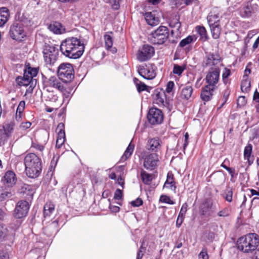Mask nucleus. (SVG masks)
Listing matches in <instances>:
<instances>
[{"instance_id":"obj_21","label":"nucleus","mask_w":259,"mask_h":259,"mask_svg":"<svg viewBox=\"0 0 259 259\" xmlns=\"http://www.w3.org/2000/svg\"><path fill=\"white\" fill-rule=\"evenodd\" d=\"M178 24V18L177 15L171 16L169 19V26L173 28L170 31L172 36L177 37L178 35V27L177 26Z\"/></svg>"},{"instance_id":"obj_14","label":"nucleus","mask_w":259,"mask_h":259,"mask_svg":"<svg viewBox=\"0 0 259 259\" xmlns=\"http://www.w3.org/2000/svg\"><path fill=\"white\" fill-rule=\"evenodd\" d=\"M60 80L61 79L58 76H52L46 80L45 86L56 89L61 92H64L65 91V88Z\"/></svg>"},{"instance_id":"obj_5","label":"nucleus","mask_w":259,"mask_h":259,"mask_svg":"<svg viewBox=\"0 0 259 259\" xmlns=\"http://www.w3.org/2000/svg\"><path fill=\"white\" fill-rule=\"evenodd\" d=\"M153 98L155 103L160 107H165L169 110L172 109V102L169 97H167L165 91L162 89L158 88L155 90L153 94Z\"/></svg>"},{"instance_id":"obj_34","label":"nucleus","mask_w":259,"mask_h":259,"mask_svg":"<svg viewBox=\"0 0 259 259\" xmlns=\"http://www.w3.org/2000/svg\"><path fill=\"white\" fill-rule=\"evenodd\" d=\"M223 197L228 202H231L233 199V191L232 188L228 187L224 190L223 194Z\"/></svg>"},{"instance_id":"obj_46","label":"nucleus","mask_w":259,"mask_h":259,"mask_svg":"<svg viewBox=\"0 0 259 259\" xmlns=\"http://www.w3.org/2000/svg\"><path fill=\"white\" fill-rule=\"evenodd\" d=\"M9 235L8 230L2 224L0 223V240Z\"/></svg>"},{"instance_id":"obj_62","label":"nucleus","mask_w":259,"mask_h":259,"mask_svg":"<svg viewBox=\"0 0 259 259\" xmlns=\"http://www.w3.org/2000/svg\"><path fill=\"white\" fill-rule=\"evenodd\" d=\"M32 147L33 148H35L36 149L40 151H42L44 149V146L43 145H40L38 143H33L32 144Z\"/></svg>"},{"instance_id":"obj_64","label":"nucleus","mask_w":259,"mask_h":259,"mask_svg":"<svg viewBox=\"0 0 259 259\" xmlns=\"http://www.w3.org/2000/svg\"><path fill=\"white\" fill-rule=\"evenodd\" d=\"M31 123L29 121L22 122L21 124V127L23 129H27L30 127Z\"/></svg>"},{"instance_id":"obj_10","label":"nucleus","mask_w":259,"mask_h":259,"mask_svg":"<svg viewBox=\"0 0 259 259\" xmlns=\"http://www.w3.org/2000/svg\"><path fill=\"white\" fill-rule=\"evenodd\" d=\"M154 48L149 45H144L140 48L138 52L137 58L140 62L149 60L154 54Z\"/></svg>"},{"instance_id":"obj_27","label":"nucleus","mask_w":259,"mask_h":259,"mask_svg":"<svg viewBox=\"0 0 259 259\" xmlns=\"http://www.w3.org/2000/svg\"><path fill=\"white\" fill-rule=\"evenodd\" d=\"M49 29L55 34H61L65 31V29L62 25L57 22L51 24L49 26Z\"/></svg>"},{"instance_id":"obj_8","label":"nucleus","mask_w":259,"mask_h":259,"mask_svg":"<svg viewBox=\"0 0 259 259\" xmlns=\"http://www.w3.org/2000/svg\"><path fill=\"white\" fill-rule=\"evenodd\" d=\"M10 35L13 39L21 41L26 36L24 31L23 25L21 22H14L10 29Z\"/></svg>"},{"instance_id":"obj_51","label":"nucleus","mask_w":259,"mask_h":259,"mask_svg":"<svg viewBox=\"0 0 259 259\" xmlns=\"http://www.w3.org/2000/svg\"><path fill=\"white\" fill-rule=\"evenodd\" d=\"M193 1L194 0H179V6H181V8H183L191 5Z\"/></svg>"},{"instance_id":"obj_44","label":"nucleus","mask_w":259,"mask_h":259,"mask_svg":"<svg viewBox=\"0 0 259 259\" xmlns=\"http://www.w3.org/2000/svg\"><path fill=\"white\" fill-rule=\"evenodd\" d=\"M231 210L228 207H225L218 212V215L220 217H228L230 215Z\"/></svg>"},{"instance_id":"obj_45","label":"nucleus","mask_w":259,"mask_h":259,"mask_svg":"<svg viewBox=\"0 0 259 259\" xmlns=\"http://www.w3.org/2000/svg\"><path fill=\"white\" fill-rule=\"evenodd\" d=\"M193 41V36L192 35H189L186 38L182 39L179 43V46L181 47H184Z\"/></svg>"},{"instance_id":"obj_6","label":"nucleus","mask_w":259,"mask_h":259,"mask_svg":"<svg viewBox=\"0 0 259 259\" xmlns=\"http://www.w3.org/2000/svg\"><path fill=\"white\" fill-rule=\"evenodd\" d=\"M57 75L64 82H70L74 78V69L70 63L61 64L57 69Z\"/></svg>"},{"instance_id":"obj_9","label":"nucleus","mask_w":259,"mask_h":259,"mask_svg":"<svg viewBox=\"0 0 259 259\" xmlns=\"http://www.w3.org/2000/svg\"><path fill=\"white\" fill-rule=\"evenodd\" d=\"M58 50L54 46L46 45L43 50L45 62L47 64L53 65L57 59Z\"/></svg>"},{"instance_id":"obj_19","label":"nucleus","mask_w":259,"mask_h":259,"mask_svg":"<svg viewBox=\"0 0 259 259\" xmlns=\"http://www.w3.org/2000/svg\"><path fill=\"white\" fill-rule=\"evenodd\" d=\"M220 56L217 54H210L206 56L203 62L204 67L215 66L220 62Z\"/></svg>"},{"instance_id":"obj_61","label":"nucleus","mask_w":259,"mask_h":259,"mask_svg":"<svg viewBox=\"0 0 259 259\" xmlns=\"http://www.w3.org/2000/svg\"><path fill=\"white\" fill-rule=\"evenodd\" d=\"M231 74V70L230 69L225 68L222 73V77H229Z\"/></svg>"},{"instance_id":"obj_3","label":"nucleus","mask_w":259,"mask_h":259,"mask_svg":"<svg viewBox=\"0 0 259 259\" xmlns=\"http://www.w3.org/2000/svg\"><path fill=\"white\" fill-rule=\"evenodd\" d=\"M24 164L26 172L30 178H36L41 170L40 159L34 153H31L25 157Z\"/></svg>"},{"instance_id":"obj_29","label":"nucleus","mask_w":259,"mask_h":259,"mask_svg":"<svg viewBox=\"0 0 259 259\" xmlns=\"http://www.w3.org/2000/svg\"><path fill=\"white\" fill-rule=\"evenodd\" d=\"M195 30L200 36V39L202 41L207 40L208 36L205 28L203 26H196Z\"/></svg>"},{"instance_id":"obj_58","label":"nucleus","mask_w":259,"mask_h":259,"mask_svg":"<svg viewBox=\"0 0 259 259\" xmlns=\"http://www.w3.org/2000/svg\"><path fill=\"white\" fill-rule=\"evenodd\" d=\"M172 73L173 74L171 73L170 74V78H175L176 79L177 77L175 74H178V65H174Z\"/></svg>"},{"instance_id":"obj_57","label":"nucleus","mask_w":259,"mask_h":259,"mask_svg":"<svg viewBox=\"0 0 259 259\" xmlns=\"http://www.w3.org/2000/svg\"><path fill=\"white\" fill-rule=\"evenodd\" d=\"M199 259H208V255L206 249H202L199 254Z\"/></svg>"},{"instance_id":"obj_20","label":"nucleus","mask_w":259,"mask_h":259,"mask_svg":"<svg viewBox=\"0 0 259 259\" xmlns=\"http://www.w3.org/2000/svg\"><path fill=\"white\" fill-rule=\"evenodd\" d=\"M145 18L147 23L151 26H155L159 23V18L156 16L155 12H146L145 14Z\"/></svg>"},{"instance_id":"obj_23","label":"nucleus","mask_w":259,"mask_h":259,"mask_svg":"<svg viewBox=\"0 0 259 259\" xmlns=\"http://www.w3.org/2000/svg\"><path fill=\"white\" fill-rule=\"evenodd\" d=\"M229 163V160L228 158H226L222 163L221 164V166L225 169L230 174L231 176L230 181L234 183L237 173L236 174V170L234 168L230 167L227 166V164Z\"/></svg>"},{"instance_id":"obj_39","label":"nucleus","mask_w":259,"mask_h":259,"mask_svg":"<svg viewBox=\"0 0 259 259\" xmlns=\"http://www.w3.org/2000/svg\"><path fill=\"white\" fill-rule=\"evenodd\" d=\"M54 210V206L51 204H46L44 208V215L46 218L49 217L52 212Z\"/></svg>"},{"instance_id":"obj_53","label":"nucleus","mask_w":259,"mask_h":259,"mask_svg":"<svg viewBox=\"0 0 259 259\" xmlns=\"http://www.w3.org/2000/svg\"><path fill=\"white\" fill-rule=\"evenodd\" d=\"M25 102L24 101H21L17 107V113L18 112L19 114H21L23 112L25 109Z\"/></svg>"},{"instance_id":"obj_18","label":"nucleus","mask_w":259,"mask_h":259,"mask_svg":"<svg viewBox=\"0 0 259 259\" xmlns=\"http://www.w3.org/2000/svg\"><path fill=\"white\" fill-rule=\"evenodd\" d=\"M217 89V88H213L212 87L205 85L201 90L200 95L201 99L205 102L210 101L213 95L214 91Z\"/></svg>"},{"instance_id":"obj_60","label":"nucleus","mask_w":259,"mask_h":259,"mask_svg":"<svg viewBox=\"0 0 259 259\" xmlns=\"http://www.w3.org/2000/svg\"><path fill=\"white\" fill-rule=\"evenodd\" d=\"M206 237L208 240L212 241L215 237V234L213 232L208 231L206 232Z\"/></svg>"},{"instance_id":"obj_15","label":"nucleus","mask_w":259,"mask_h":259,"mask_svg":"<svg viewBox=\"0 0 259 259\" xmlns=\"http://www.w3.org/2000/svg\"><path fill=\"white\" fill-rule=\"evenodd\" d=\"M213 203L210 198L205 199L199 206V213L201 215H210Z\"/></svg>"},{"instance_id":"obj_13","label":"nucleus","mask_w":259,"mask_h":259,"mask_svg":"<svg viewBox=\"0 0 259 259\" xmlns=\"http://www.w3.org/2000/svg\"><path fill=\"white\" fill-rule=\"evenodd\" d=\"M139 74L144 78L152 79L156 76L155 67L154 65H140L138 67Z\"/></svg>"},{"instance_id":"obj_48","label":"nucleus","mask_w":259,"mask_h":259,"mask_svg":"<svg viewBox=\"0 0 259 259\" xmlns=\"http://www.w3.org/2000/svg\"><path fill=\"white\" fill-rule=\"evenodd\" d=\"M10 193L6 191H4L2 187H0V202L5 200L9 197Z\"/></svg>"},{"instance_id":"obj_33","label":"nucleus","mask_w":259,"mask_h":259,"mask_svg":"<svg viewBox=\"0 0 259 259\" xmlns=\"http://www.w3.org/2000/svg\"><path fill=\"white\" fill-rule=\"evenodd\" d=\"M193 89L191 85H187L182 89L181 92V98L188 100L192 95Z\"/></svg>"},{"instance_id":"obj_1","label":"nucleus","mask_w":259,"mask_h":259,"mask_svg":"<svg viewBox=\"0 0 259 259\" xmlns=\"http://www.w3.org/2000/svg\"><path fill=\"white\" fill-rule=\"evenodd\" d=\"M60 49L65 56L71 59H77L82 55L84 46L79 39L71 37L62 41Z\"/></svg>"},{"instance_id":"obj_25","label":"nucleus","mask_w":259,"mask_h":259,"mask_svg":"<svg viewBox=\"0 0 259 259\" xmlns=\"http://www.w3.org/2000/svg\"><path fill=\"white\" fill-rule=\"evenodd\" d=\"M9 16V10L7 8H0V27L3 26L6 24Z\"/></svg>"},{"instance_id":"obj_11","label":"nucleus","mask_w":259,"mask_h":259,"mask_svg":"<svg viewBox=\"0 0 259 259\" xmlns=\"http://www.w3.org/2000/svg\"><path fill=\"white\" fill-rule=\"evenodd\" d=\"M147 119L151 124H160L163 120V114L161 110L156 108L149 109L147 114Z\"/></svg>"},{"instance_id":"obj_47","label":"nucleus","mask_w":259,"mask_h":259,"mask_svg":"<svg viewBox=\"0 0 259 259\" xmlns=\"http://www.w3.org/2000/svg\"><path fill=\"white\" fill-rule=\"evenodd\" d=\"M175 86L174 82L172 81H169L166 84V88L165 90V93L169 95H173L174 94V88Z\"/></svg>"},{"instance_id":"obj_28","label":"nucleus","mask_w":259,"mask_h":259,"mask_svg":"<svg viewBox=\"0 0 259 259\" xmlns=\"http://www.w3.org/2000/svg\"><path fill=\"white\" fill-rule=\"evenodd\" d=\"M21 193L26 194L31 198L32 197L34 193V188L32 185L24 184H23L21 188Z\"/></svg>"},{"instance_id":"obj_17","label":"nucleus","mask_w":259,"mask_h":259,"mask_svg":"<svg viewBox=\"0 0 259 259\" xmlns=\"http://www.w3.org/2000/svg\"><path fill=\"white\" fill-rule=\"evenodd\" d=\"M2 182L6 187H12L16 182L15 173L12 171H8L2 179Z\"/></svg>"},{"instance_id":"obj_59","label":"nucleus","mask_w":259,"mask_h":259,"mask_svg":"<svg viewBox=\"0 0 259 259\" xmlns=\"http://www.w3.org/2000/svg\"><path fill=\"white\" fill-rule=\"evenodd\" d=\"M122 196V191L119 189H117L114 193V198L116 200H120L121 199Z\"/></svg>"},{"instance_id":"obj_12","label":"nucleus","mask_w":259,"mask_h":259,"mask_svg":"<svg viewBox=\"0 0 259 259\" xmlns=\"http://www.w3.org/2000/svg\"><path fill=\"white\" fill-rule=\"evenodd\" d=\"M29 209V203L25 200H20L17 203L14 210L13 215L17 219L25 217L28 213Z\"/></svg>"},{"instance_id":"obj_4","label":"nucleus","mask_w":259,"mask_h":259,"mask_svg":"<svg viewBox=\"0 0 259 259\" xmlns=\"http://www.w3.org/2000/svg\"><path fill=\"white\" fill-rule=\"evenodd\" d=\"M168 36L169 31L167 28L161 26L149 35L148 40L154 45H162L167 39Z\"/></svg>"},{"instance_id":"obj_50","label":"nucleus","mask_w":259,"mask_h":259,"mask_svg":"<svg viewBox=\"0 0 259 259\" xmlns=\"http://www.w3.org/2000/svg\"><path fill=\"white\" fill-rule=\"evenodd\" d=\"M159 201L161 202L167 204H174V202L170 200V198L166 195H161L160 197Z\"/></svg>"},{"instance_id":"obj_40","label":"nucleus","mask_w":259,"mask_h":259,"mask_svg":"<svg viewBox=\"0 0 259 259\" xmlns=\"http://www.w3.org/2000/svg\"><path fill=\"white\" fill-rule=\"evenodd\" d=\"M104 37L105 40V47L107 50H109L113 46L112 37L108 34H105Z\"/></svg>"},{"instance_id":"obj_41","label":"nucleus","mask_w":259,"mask_h":259,"mask_svg":"<svg viewBox=\"0 0 259 259\" xmlns=\"http://www.w3.org/2000/svg\"><path fill=\"white\" fill-rule=\"evenodd\" d=\"M32 77H28L27 79L22 78V77H17L16 81L20 85L27 86L32 80Z\"/></svg>"},{"instance_id":"obj_7","label":"nucleus","mask_w":259,"mask_h":259,"mask_svg":"<svg viewBox=\"0 0 259 259\" xmlns=\"http://www.w3.org/2000/svg\"><path fill=\"white\" fill-rule=\"evenodd\" d=\"M220 73V69L218 67H211L207 72L205 78L206 85L218 89Z\"/></svg>"},{"instance_id":"obj_49","label":"nucleus","mask_w":259,"mask_h":259,"mask_svg":"<svg viewBox=\"0 0 259 259\" xmlns=\"http://www.w3.org/2000/svg\"><path fill=\"white\" fill-rule=\"evenodd\" d=\"M246 103L247 101L244 96L239 97L237 101V106L240 107H243L244 106H245Z\"/></svg>"},{"instance_id":"obj_43","label":"nucleus","mask_w":259,"mask_h":259,"mask_svg":"<svg viewBox=\"0 0 259 259\" xmlns=\"http://www.w3.org/2000/svg\"><path fill=\"white\" fill-rule=\"evenodd\" d=\"M253 101L254 104L256 111L259 114V92L256 90L253 96Z\"/></svg>"},{"instance_id":"obj_55","label":"nucleus","mask_w":259,"mask_h":259,"mask_svg":"<svg viewBox=\"0 0 259 259\" xmlns=\"http://www.w3.org/2000/svg\"><path fill=\"white\" fill-rule=\"evenodd\" d=\"M188 205L186 203L184 204L179 212V217L181 216L182 220L183 219V215L186 213L187 210Z\"/></svg>"},{"instance_id":"obj_38","label":"nucleus","mask_w":259,"mask_h":259,"mask_svg":"<svg viewBox=\"0 0 259 259\" xmlns=\"http://www.w3.org/2000/svg\"><path fill=\"white\" fill-rule=\"evenodd\" d=\"M134 148V146L130 143L121 157L122 160H126L128 158H129L133 153Z\"/></svg>"},{"instance_id":"obj_42","label":"nucleus","mask_w":259,"mask_h":259,"mask_svg":"<svg viewBox=\"0 0 259 259\" xmlns=\"http://www.w3.org/2000/svg\"><path fill=\"white\" fill-rule=\"evenodd\" d=\"M230 89L228 87L223 92V96L222 99V103L221 106V107H223L228 101V98L230 95Z\"/></svg>"},{"instance_id":"obj_52","label":"nucleus","mask_w":259,"mask_h":259,"mask_svg":"<svg viewBox=\"0 0 259 259\" xmlns=\"http://www.w3.org/2000/svg\"><path fill=\"white\" fill-rule=\"evenodd\" d=\"M38 73V70L36 68L29 67L28 68V74H30V76L32 77V78L36 76Z\"/></svg>"},{"instance_id":"obj_26","label":"nucleus","mask_w":259,"mask_h":259,"mask_svg":"<svg viewBox=\"0 0 259 259\" xmlns=\"http://www.w3.org/2000/svg\"><path fill=\"white\" fill-rule=\"evenodd\" d=\"M207 20L209 26L220 24V20L218 14L210 12L207 17Z\"/></svg>"},{"instance_id":"obj_54","label":"nucleus","mask_w":259,"mask_h":259,"mask_svg":"<svg viewBox=\"0 0 259 259\" xmlns=\"http://www.w3.org/2000/svg\"><path fill=\"white\" fill-rule=\"evenodd\" d=\"M131 204L134 207H138L143 204V201L141 198H138L136 200L132 201Z\"/></svg>"},{"instance_id":"obj_30","label":"nucleus","mask_w":259,"mask_h":259,"mask_svg":"<svg viewBox=\"0 0 259 259\" xmlns=\"http://www.w3.org/2000/svg\"><path fill=\"white\" fill-rule=\"evenodd\" d=\"M241 90L243 93H248L250 90V81L247 75L243 76V79L241 83Z\"/></svg>"},{"instance_id":"obj_31","label":"nucleus","mask_w":259,"mask_h":259,"mask_svg":"<svg viewBox=\"0 0 259 259\" xmlns=\"http://www.w3.org/2000/svg\"><path fill=\"white\" fill-rule=\"evenodd\" d=\"M255 12L254 8L251 4L247 3L246 5L243 8V11L241 12V15L243 17H249Z\"/></svg>"},{"instance_id":"obj_2","label":"nucleus","mask_w":259,"mask_h":259,"mask_svg":"<svg viewBox=\"0 0 259 259\" xmlns=\"http://www.w3.org/2000/svg\"><path fill=\"white\" fill-rule=\"evenodd\" d=\"M259 244L258 235L255 233H249L240 237L237 241V248L245 253L255 250Z\"/></svg>"},{"instance_id":"obj_35","label":"nucleus","mask_w":259,"mask_h":259,"mask_svg":"<svg viewBox=\"0 0 259 259\" xmlns=\"http://www.w3.org/2000/svg\"><path fill=\"white\" fill-rule=\"evenodd\" d=\"M160 146L159 140L158 138H153L148 141L147 148L151 150H154Z\"/></svg>"},{"instance_id":"obj_32","label":"nucleus","mask_w":259,"mask_h":259,"mask_svg":"<svg viewBox=\"0 0 259 259\" xmlns=\"http://www.w3.org/2000/svg\"><path fill=\"white\" fill-rule=\"evenodd\" d=\"M212 37L214 39H218L221 33L222 28L220 24L217 25L209 26Z\"/></svg>"},{"instance_id":"obj_56","label":"nucleus","mask_w":259,"mask_h":259,"mask_svg":"<svg viewBox=\"0 0 259 259\" xmlns=\"http://www.w3.org/2000/svg\"><path fill=\"white\" fill-rule=\"evenodd\" d=\"M147 88L148 87L145 84L141 82L139 84H137V90L139 93L147 90Z\"/></svg>"},{"instance_id":"obj_16","label":"nucleus","mask_w":259,"mask_h":259,"mask_svg":"<svg viewBox=\"0 0 259 259\" xmlns=\"http://www.w3.org/2000/svg\"><path fill=\"white\" fill-rule=\"evenodd\" d=\"M158 161V156L157 154L152 153L147 155L144 161V166L145 168L153 170L157 166Z\"/></svg>"},{"instance_id":"obj_22","label":"nucleus","mask_w":259,"mask_h":259,"mask_svg":"<svg viewBox=\"0 0 259 259\" xmlns=\"http://www.w3.org/2000/svg\"><path fill=\"white\" fill-rule=\"evenodd\" d=\"M252 151V145L250 143L247 144V145L245 147L243 156L244 159L247 160L248 165H251L254 161V156L251 155Z\"/></svg>"},{"instance_id":"obj_63","label":"nucleus","mask_w":259,"mask_h":259,"mask_svg":"<svg viewBox=\"0 0 259 259\" xmlns=\"http://www.w3.org/2000/svg\"><path fill=\"white\" fill-rule=\"evenodd\" d=\"M189 134L188 133H186L184 137H185V140H184V143L183 144V149L184 151L185 150L188 144V139H189Z\"/></svg>"},{"instance_id":"obj_24","label":"nucleus","mask_w":259,"mask_h":259,"mask_svg":"<svg viewBox=\"0 0 259 259\" xmlns=\"http://www.w3.org/2000/svg\"><path fill=\"white\" fill-rule=\"evenodd\" d=\"M163 188H169L171 190L176 191V186L174 181V175L171 171L167 173L166 180L164 184Z\"/></svg>"},{"instance_id":"obj_37","label":"nucleus","mask_w":259,"mask_h":259,"mask_svg":"<svg viewBox=\"0 0 259 259\" xmlns=\"http://www.w3.org/2000/svg\"><path fill=\"white\" fill-rule=\"evenodd\" d=\"M141 176L143 182L146 185H149L152 180V176L145 171H142Z\"/></svg>"},{"instance_id":"obj_36","label":"nucleus","mask_w":259,"mask_h":259,"mask_svg":"<svg viewBox=\"0 0 259 259\" xmlns=\"http://www.w3.org/2000/svg\"><path fill=\"white\" fill-rule=\"evenodd\" d=\"M64 124L63 123H60L57 127L56 131L58 132L57 138L58 139H65V134L64 131Z\"/></svg>"}]
</instances>
